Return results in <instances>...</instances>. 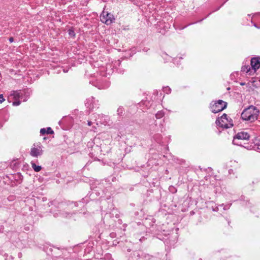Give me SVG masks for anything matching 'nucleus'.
Masks as SVG:
<instances>
[{"instance_id":"nucleus-1","label":"nucleus","mask_w":260,"mask_h":260,"mask_svg":"<svg viewBox=\"0 0 260 260\" xmlns=\"http://www.w3.org/2000/svg\"><path fill=\"white\" fill-rule=\"evenodd\" d=\"M259 113V110L256 107L251 105L244 109L241 114V117L243 120L253 122L257 119Z\"/></svg>"},{"instance_id":"nucleus-2","label":"nucleus","mask_w":260,"mask_h":260,"mask_svg":"<svg viewBox=\"0 0 260 260\" xmlns=\"http://www.w3.org/2000/svg\"><path fill=\"white\" fill-rule=\"evenodd\" d=\"M215 122L217 126L222 128H228L233 126L232 120L231 118L229 119L225 113L220 118H217Z\"/></svg>"},{"instance_id":"nucleus-3","label":"nucleus","mask_w":260,"mask_h":260,"mask_svg":"<svg viewBox=\"0 0 260 260\" xmlns=\"http://www.w3.org/2000/svg\"><path fill=\"white\" fill-rule=\"evenodd\" d=\"M250 138L249 134L245 131H241L238 133L234 137L233 143L240 146H242L245 148L246 147L244 146L241 140H248Z\"/></svg>"},{"instance_id":"nucleus-4","label":"nucleus","mask_w":260,"mask_h":260,"mask_svg":"<svg viewBox=\"0 0 260 260\" xmlns=\"http://www.w3.org/2000/svg\"><path fill=\"white\" fill-rule=\"evenodd\" d=\"M227 103L222 100H219L217 101L212 102L210 104V109L213 113H217L226 108Z\"/></svg>"},{"instance_id":"nucleus-5","label":"nucleus","mask_w":260,"mask_h":260,"mask_svg":"<svg viewBox=\"0 0 260 260\" xmlns=\"http://www.w3.org/2000/svg\"><path fill=\"white\" fill-rule=\"evenodd\" d=\"M101 21L107 25L111 24L114 20L113 14L108 12H103L100 16Z\"/></svg>"},{"instance_id":"nucleus-6","label":"nucleus","mask_w":260,"mask_h":260,"mask_svg":"<svg viewBox=\"0 0 260 260\" xmlns=\"http://www.w3.org/2000/svg\"><path fill=\"white\" fill-rule=\"evenodd\" d=\"M98 101H95L94 98L91 96L86 100L85 106L89 110H92L99 108Z\"/></svg>"},{"instance_id":"nucleus-7","label":"nucleus","mask_w":260,"mask_h":260,"mask_svg":"<svg viewBox=\"0 0 260 260\" xmlns=\"http://www.w3.org/2000/svg\"><path fill=\"white\" fill-rule=\"evenodd\" d=\"M43 152V151L40 146H37L36 147V146L34 145L31 148L30 154L33 157H37L39 156L42 155Z\"/></svg>"},{"instance_id":"nucleus-8","label":"nucleus","mask_w":260,"mask_h":260,"mask_svg":"<svg viewBox=\"0 0 260 260\" xmlns=\"http://www.w3.org/2000/svg\"><path fill=\"white\" fill-rule=\"evenodd\" d=\"M251 67L253 73L260 68V58L259 57H253L250 61Z\"/></svg>"},{"instance_id":"nucleus-9","label":"nucleus","mask_w":260,"mask_h":260,"mask_svg":"<svg viewBox=\"0 0 260 260\" xmlns=\"http://www.w3.org/2000/svg\"><path fill=\"white\" fill-rule=\"evenodd\" d=\"M99 89H105L109 87L110 83L108 81L104 80L102 78L99 79L96 84L95 85Z\"/></svg>"},{"instance_id":"nucleus-10","label":"nucleus","mask_w":260,"mask_h":260,"mask_svg":"<svg viewBox=\"0 0 260 260\" xmlns=\"http://www.w3.org/2000/svg\"><path fill=\"white\" fill-rule=\"evenodd\" d=\"M98 116L99 117V119H100L99 121L100 123L105 125L110 124V119L108 116L103 114L98 115Z\"/></svg>"},{"instance_id":"nucleus-11","label":"nucleus","mask_w":260,"mask_h":260,"mask_svg":"<svg viewBox=\"0 0 260 260\" xmlns=\"http://www.w3.org/2000/svg\"><path fill=\"white\" fill-rule=\"evenodd\" d=\"M23 93L21 90H15L11 91L10 95L13 96L15 100H19L22 96Z\"/></svg>"},{"instance_id":"nucleus-12","label":"nucleus","mask_w":260,"mask_h":260,"mask_svg":"<svg viewBox=\"0 0 260 260\" xmlns=\"http://www.w3.org/2000/svg\"><path fill=\"white\" fill-rule=\"evenodd\" d=\"M251 68V67L248 65L243 66L241 68V71L248 73L249 75H252V74L253 73V71Z\"/></svg>"},{"instance_id":"nucleus-13","label":"nucleus","mask_w":260,"mask_h":260,"mask_svg":"<svg viewBox=\"0 0 260 260\" xmlns=\"http://www.w3.org/2000/svg\"><path fill=\"white\" fill-rule=\"evenodd\" d=\"M124 109L122 106H119L117 110V114L119 116H122L124 113Z\"/></svg>"},{"instance_id":"nucleus-14","label":"nucleus","mask_w":260,"mask_h":260,"mask_svg":"<svg viewBox=\"0 0 260 260\" xmlns=\"http://www.w3.org/2000/svg\"><path fill=\"white\" fill-rule=\"evenodd\" d=\"M31 165L32 169L36 172H39L42 169L41 166L36 165L35 162H31Z\"/></svg>"},{"instance_id":"nucleus-15","label":"nucleus","mask_w":260,"mask_h":260,"mask_svg":"<svg viewBox=\"0 0 260 260\" xmlns=\"http://www.w3.org/2000/svg\"><path fill=\"white\" fill-rule=\"evenodd\" d=\"M164 116V112L162 111H159L155 114V117L157 119H160Z\"/></svg>"},{"instance_id":"nucleus-16","label":"nucleus","mask_w":260,"mask_h":260,"mask_svg":"<svg viewBox=\"0 0 260 260\" xmlns=\"http://www.w3.org/2000/svg\"><path fill=\"white\" fill-rule=\"evenodd\" d=\"M163 91L167 94H169L171 93V89L169 86H166L163 88Z\"/></svg>"},{"instance_id":"nucleus-17","label":"nucleus","mask_w":260,"mask_h":260,"mask_svg":"<svg viewBox=\"0 0 260 260\" xmlns=\"http://www.w3.org/2000/svg\"><path fill=\"white\" fill-rule=\"evenodd\" d=\"M68 34L71 37H74L75 36V32L74 30L72 29H70L68 30Z\"/></svg>"},{"instance_id":"nucleus-18","label":"nucleus","mask_w":260,"mask_h":260,"mask_svg":"<svg viewBox=\"0 0 260 260\" xmlns=\"http://www.w3.org/2000/svg\"><path fill=\"white\" fill-rule=\"evenodd\" d=\"M54 133L51 127H47L46 129V134H52Z\"/></svg>"},{"instance_id":"nucleus-19","label":"nucleus","mask_w":260,"mask_h":260,"mask_svg":"<svg viewBox=\"0 0 260 260\" xmlns=\"http://www.w3.org/2000/svg\"><path fill=\"white\" fill-rule=\"evenodd\" d=\"M21 102L20 101L16 100V101L13 103V105L15 106H19Z\"/></svg>"},{"instance_id":"nucleus-20","label":"nucleus","mask_w":260,"mask_h":260,"mask_svg":"<svg viewBox=\"0 0 260 260\" xmlns=\"http://www.w3.org/2000/svg\"><path fill=\"white\" fill-rule=\"evenodd\" d=\"M40 133L41 135H44L46 134V129L45 128H42L40 130Z\"/></svg>"},{"instance_id":"nucleus-21","label":"nucleus","mask_w":260,"mask_h":260,"mask_svg":"<svg viewBox=\"0 0 260 260\" xmlns=\"http://www.w3.org/2000/svg\"><path fill=\"white\" fill-rule=\"evenodd\" d=\"M5 99L4 98L3 95L2 94H0V103H2L4 101Z\"/></svg>"},{"instance_id":"nucleus-22","label":"nucleus","mask_w":260,"mask_h":260,"mask_svg":"<svg viewBox=\"0 0 260 260\" xmlns=\"http://www.w3.org/2000/svg\"><path fill=\"white\" fill-rule=\"evenodd\" d=\"M14 196H10L8 198V199L9 200V201H12L14 199Z\"/></svg>"},{"instance_id":"nucleus-23","label":"nucleus","mask_w":260,"mask_h":260,"mask_svg":"<svg viewBox=\"0 0 260 260\" xmlns=\"http://www.w3.org/2000/svg\"><path fill=\"white\" fill-rule=\"evenodd\" d=\"M149 50V48H143V51L146 52H147Z\"/></svg>"},{"instance_id":"nucleus-24","label":"nucleus","mask_w":260,"mask_h":260,"mask_svg":"<svg viewBox=\"0 0 260 260\" xmlns=\"http://www.w3.org/2000/svg\"><path fill=\"white\" fill-rule=\"evenodd\" d=\"M9 40L10 42H13L14 41V39L12 37H10L9 39Z\"/></svg>"},{"instance_id":"nucleus-25","label":"nucleus","mask_w":260,"mask_h":260,"mask_svg":"<svg viewBox=\"0 0 260 260\" xmlns=\"http://www.w3.org/2000/svg\"><path fill=\"white\" fill-rule=\"evenodd\" d=\"M87 124H88L89 126L91 125H92V122H91V121H88Z\"/></svg>"},{"instance_id":"nucleus-26","label":"nucleus","mask_w":260,"mask_h":260,"mask_svg":"<svg viewBox=\"0 0 260 260\" xmlns=\"http://www.w3.org/2000/svg\"><path fill=\"white\" fill-rule=\"evenodd\" d=\"M177 59H178V58H174V59H173V62H174V63H176V62H177Z\"/></svg>"},{"instance_id":"nucleus-27","label":"nucleus","mask_w":260,"mask_h":260,"mask_svg":"<svg viewBox=\"0 0 260 260\" xmlns=\"http://www.w3.org/2000/svg\"><path fill=\"white\" fill-rule=\"evenodd\" d=\"M253 26H255V27L257 28H260V26H258L255 23L253 24Z\"/></svg>"},{"instance_id":"nucleus-28","label":"nucleus","mask_w":260,"mask_h":260,"mask_svg":"<svg viewBox=\"0 0 260 260\" xmlns=\"http://www.w3.org/2000/svg\"><path fill=\"white\" fill-rule=\"evenodd\" d=\"M213 210L214 211H217L218 210V207H216V208L215 209H213Z\"/></svg>"},{"instance_id":"nucleus-29","label":"nucleus","mask_w":260,"mask_h":260,"mask_svg":"<svg viewBox=\"0 0 260 260\" xmlns=\"http://www.w3.org/2000/svg\"><path fill=\"white\" fill-rule=\"evenodd\" d=\"M257 149L260 150V142L259 143L258 145V146H257Z\"/></svg>"},{"instance_id":"nucleus-30","label":"nucleus","mask_w":260,"mask_h":260,"mask_svg":"<svg viewBox=\"0 0 260 260\" xmlns=\"http://www.w3.org/2000/svg\"><path fill=\"white\" fill-rule=\"evenodd\" d=\"M244 84H245V83H241V85H244Z\"/></svg>"},{"instance_id":"nucleus-31","label":"nucleus","mask_w":260,"mask_h":260,"mask_svg":"<svg viewBox=\"0 0 260 260\" xmlns=\"http://www.w3.org/2000/svg\"><path fill=\"white\" fill-rule=\"evenodd\" d=\"M63 72L66 73L67 72V71H65L64 70H63Z\"/></svg>"},{"instance_id":"nucleus-32","label":"nucleus","mask_w":260,"mask_h":260,"mask_svg":"<svg viewBox=\"0 0 260 260\" xmlns=\"http://www.w3.org/2000/svg\"><path fill=\"white\" fill-rule=\"evenodd\" d=\"M186 26H184V27H182L181 29H184V28H185Z\"/></svg>"},{"instance_id":"nucleus-33","label":"nucleus","mask_w":260,"mask_h":260,"mask_svg":"<svg viewBox=\"0 0 260 260\" xmlns=\"http://www.w3.org/2000/svg\"><path fill=\"white\" fill-rule=\"evenodd\" d=\"M193 23H191L189 24L188 25H190V24H193Z\"/></svg>"}]
</instances>
